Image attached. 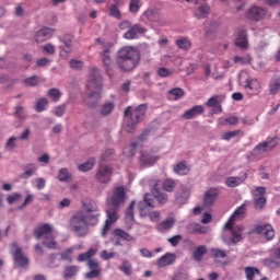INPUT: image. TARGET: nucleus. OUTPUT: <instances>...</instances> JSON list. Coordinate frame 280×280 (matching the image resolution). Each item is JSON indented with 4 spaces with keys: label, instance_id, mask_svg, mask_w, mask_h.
I'll return each instance as SVG.
<instances>
[{
    "label": "nucleus",
    "instance_id": "f257e3e1",
    "mask_svg": "<svg viewBox=\"0 0 280 280\" xmlns=\"http://www.w3.org/2000/svg\"><path fill=\"white\" fill-rule=\"evenodd\" d=\"M112 45H105L100 52L105 73L113 80L117 75V69L122 73H128L137 69V65L141 61V52L135 46L121 47L116 54V61H113Z\"/></svg>",
    "mask_w": 280,
    "mask_h": 280
},
{
    "label": "nucleus",
    "instance_id": "f03ea898",
    "mask_svg": "<svg viewBox=\"0 0 280 280\" xmlns=\"http://www.w3.org/2000/svg\"><path fill=\"white\" fill-rule=\"evenodd\" d=\"M100 208L93 202L82 201V209L71 215L69 228L78 237L89 235V226L100 224Z\"/></svg>",
    "mask_w": 280,
    "mask_h": 280
},
{
    "label": "nucleus",
    "instance_id": "7ed1b4c3",
    "mask_svg": "<svg viewBox=\"0 0 280 280\" xmlns=\"http://www.w3.org/2000/svg\"><path fill=\"white\" fill-rule=\"evenodd\" d=\"M124 202H126V188H124V186H118L115 188L114 195L110 199V205L113 208H108L106 210L107 219L101 233L102 237H106V235H108V232L110 231V226H113L115 222L119 220L117 209L120 205H124Z\"/></svg>",
    "mask_w": 280,
    "mask_h": 280
},
{
    "label": "nucleus",
    "instance_id": "20e7f679",
    "mask_svg": "<svg viewBox=\"0 0 280 280\" xmlns=\"http://www.w3.org/2000/svg\"><path fill=\"white\" fill-rule=\"evenodd\" d=\"M145 113H148V105L141 104L137 107L128 106L125 109V130L126 132H135V129L139 124L143 121V117H145Z\"/></svg>",
    "mask_w": 280,
    "mask_h": 280
},
{
    "label": "nucleus",
    "instance_id": "39448f33",
    "mask_svg": "<svg viewBox=\"0 0 280 280\" xmlns=\"http://www.w3.org/2000/svg\"><path fill=\"white\" fill-rule=\"evenodd\" d=\"M102 75H91L86 84L85 104L89 108H95L102 97Z\"/></svg>",
    "mask_w": 280,
    "mask_h": 280
},
{
    "label": "nucleus",
    "instance_id": "423d86ee",
    "mask_svg": "<svg viewBox=\"0 0 280 280\" xmlns=\"http://www.w3.org/2000/svg\"><path fill=\"white\" fill-rule=\"evenodd\" d=\"M35 240L43 238V246L50 248V250H56L58 248V242H56V236L54 235V226L51 224H43L36 228L33 232Z\"/></svg>",
    "mask_w": 280,
    "mask_h": 280
},
{
    "label": "nucleus",
    "instance_id": "0eeeda50",
    "mask_svg": "<svg viewBox=\"0 0 280 280\" xmlns=\"http://www.w3.org/2000/svg\"><path fill=\"white\" fill-rule=\"evenodd\" d=\"M148 196H150V194H145L143 200L138 203L140 215L141 218H145L149 215L151 222H159V218H161V212H152V209H154V200L148 198Z\"/></svg>",
    "mask_w": 280,
    "mask_h": 280
},
{
    "label": "nucleus",
    "instance_id": "6e6552de",
    "mask_svg": "<svg viewBox=\"0 0 280 280\" xmlns=\"http://www.w3.org/2000/svg\"><path fill=\"white\" fill-rule=\"evenodd\" d=\"M95 178L103 185L110 183V178H113V166L101 163L97 167Z\"/></svg>",
    "mask_w": 280,
    "mask_h": 280
},
{
    "label": "nucleus",
    "instance_id": "1a4fd4ad",
    "mask_svg": "<svg viewBox=\"0 0 280 280\" xmlns=\"http://www.w3.org/2000/svg\"><path fill=\"white\" fill-rule=\"evenodd\" d=\"M148 32V28H145L141 24H131V27L127 32L124 33L122 37L125 40H137L139 36H143Z\"/></svg>",
    "mask_w": 280,
    "mask_h": 280
},
{
    "label": "nucleus",
    "instance_id": "9d476101",
    "mask_svg": "<svg viewBox=\"0 0 280 280\" xmlns=\"http://www.w3.org/2000/svg\"><path fill=\"white\" fill-rule=\"evenodd\" d=\"M159 149L154 148L149 151H142L140 155V163L141 165L150 166L154 165L156 161L160 159L159 155Z\"/></svg>",
    "mask_w": 280,
    "mask_h": 280
},
{
    "label": "nucleus",
    "instance_id": "9b49d317",
    "mask_svg": "<svg viewBox=\"0 0 280 280\" xmlns=\"http://www.w3.org/2000/svg\"><path fill=\"white\" fill-rule=\"evenodd\" d=\"M244 89L247 95H259L261 93V82L248 77L245 81Z\"/></svg>",
    "mask_w": 280,
    "mask_h": 280
},
{
    "label": "nucleus",
    "instance_id": "f8f14e48",
    "mask_svg": "<svg viewBox=\"0 0 280 280\" xmlns=\"http://www.w3.org/2000/svg\"><path fill=\"white\" fill-rule=\"evenodd\" d=\"M266 14H267L266 9L254 5L247 10L246 18L249 21H255L257 23L259 21H264V19H266Z\"/></svg>",
    "mask_w": 280,
    "mask_h": 280
},
{
    "label": "nucleus",
    "instance_id": "ddd939ff",
    "mask_svg": "<svg viewBox=\"0 0 280 280\" xmlns=\"http://www.w3.org/2000/svg\"><path fill=\"white\" fill-rule=\"evenodd\" d=\"M220 197V188L211 187L203 194V207H213L215 200Z\"/></svg>",
    "mask_w": 280,
    "mask_h": 280
},
{
    "label": "nucleus",
    "instance_id": "4468645a",
    "mask_svg": "<svg viewBox=\"0 0 280 280\" xmlns=\"http://www.w3.org/2000/svg\"><path fill=\"white\" fill-rule=\"evenodd\" d=\"M255 233H258V235L265 237L267 242H272L276 235L275 228H272L271 224L257 225L255 228Z\"/></svg>",
    "mask_w": 280,
    "mask_h": 280
},
{
    "label": "nucleus",
    "instance_id": "2eb2a0df",
    "mask_svg": "<svg viewBox=\"0 0 280 280\" xmlns=\"http://www.w3.org/2000/svg\"><path fill=\"white\" fill-rule=\"evenodd\" d=\"M86 265L90 271L85 273V279H97V277L102 275V269L100 268V261L92 258L88 260Z\"/></svg>",
    "mask_w": 280,
    "mask_h": 280
},
{
    "label": "nucleus",
    "instance_id": "dca6fc26",
    "mask_svg": "<svg viewBox=\"0 0 280 280\" xmlns=\"http://www.w3.org/2000/svg\"><path fill=\"white\" fill-rule=\"evenodd\" d=\"M210 257L214 259L215 264H221V266H228L229 261L224 259H229V255L221 248L212 247L210 249Z\"/></svg>",
    "mask_w": 280,
    "mask_h": 280
},
{
    "label": "nucleus",
    "instance_id": "f3484780",
    "mask_svg": "<svg viewBox=\"0 0 280 280\" xmlns=\"http://www.w3.org/2000/svg\"><path fill=\"white\" fill-rule=\"evenodd\" d=\"M279 145V142L277 141V138H271L267 141L258 143L254 151L260 152V154H264V152H270V150H275Z\"/></svg>",
    "mask_w": 280,
    "mask_h": 280
},
{
    "label": "nucleus",
    "instance_id": "a211bd4d",
    "mask_svg": "<svg viewBox=\"0 0 280 280\" xmlns=\"http://www.w3.org/2000/svg\"><path fill=\"white\" fill-rule=\"evenodd\" d=\"M13 260L20 268H27L30 265V258L23 254V249L21 247H16L13 252Z\"/></svg>",
    "mask_w": 280,
    "mask_h": 280
},
{
    "label": "nucleus",
    "instance_id": "6ab92c4d",
    "mask_svg": "<svg viewBox=\"0 0 280 280\" xmlns=\"http://www.w3.org/2000/svg\"><path fill=\"white\" fill-rule=\"evenodd\" d=\"M176 261V254L166 253L160 257L156 261L158 268H166V266H172Z\"/></svg>",
    "mask_w": 280,
    "mask_h": 280
},
{
    "label": "nucleus",
    "instance_id": "aec40b11",
    "mask_svg": "<svg viewBox=\"0 0 280 280\" xmlns=\"http://www.w3.org/2000/svg\"><path fill=\"white\" fill-rule=\"evenodd\" d=\"M54 36V30L49 27H44L36 32L35 40L36 43H45V40H49Z\"/></svg>",
    "mask_w": 280,
    "mask_h": 280
},
{
    "label": "nucleus",
    "instance_id": "412c9836",
    "mask_svg": "<svg viewBox=\"0 0 280 280\" xmlns=\"http://www.w3.org/2000/svg\"><path fill=\"white\" fill-rule=\"evenodd\" d=\"M234 44L240 49H248V34L246 33V30L238 32Z\"/></svg>",
    "mask_w": 280,
    "mask_h": 280
},
{
    "label": "nucleus",
    "instance_id": "4be33fe9",
    "mask_svg": "<svg viewBox=\"0 0 280 280\" xmlns=\"http://www.w3.org/2000/svg\"><path fill=\"white\" fill-rule=\"evenodd\" d=\"M186 231L189 235H205V233H208L209 229L200 225V223H190L186 226Z\"/></svg>",
    "mask_w": 280,
    "mask_h": 280
},
{
    "label": "nucleus",
    "instance_id": "5701e85b",
    "mask_svg": "<svg viewBox=\"0 0 280 280\" xmlns=\"http://www.w3.org/2000/svg\"><path fill=\"white\" fill-rule=\"evenodd\" d=\"M205 113V107L202 105H196L192 108L186 110L183 114L184 119H194V117H198V115H202Z\"/></svg>",
    "mask_w": 280,
    "mask_h": 280
},
{
    "label": "nucleus",
    "instance_id": "b1692460",
    "mask_svg": "<svg viewBox=\"0 0 280 280\" xmlns=\"http://www.w3.org/2000/svg\"><path fill=\"white\" fill-rule=\"evenodd\" d=\"M246 178H248V173H243L242 176H237V177H228L225 180V185L228 187L235 188V187H238V185H242V183H244Z\"/></svg>",
    "mask_w": 280,
    "mask_h": 280
},
{
    "label": "nucleus",
    "instance_id": "393cba45",
    "mask_svg": "<svg viewBox=\"0 0 280 280\" xmlns=\"http://www.w3.org/2000/svg\"><path fill=\"white\" fill-rule=\"evenodd\" d=\"M173 171L178 176H187L191 172V168L187 165V161H180L173 167Z\"/></svg>",
    "mask_w": 280,
    "mask_h": 280
},
{
    "label": "nucleus",
    "instance_id": "a878e982",
    "mask_svg": "<svg viewBox=\"0 0 280 280\" xmlns=\"http://www.w3.org/2000/svg\"><path fill=\"white\" fill-rule=\"evenodd\" d=\"M95 255H97V248L92 247L88 252L80 254L77 258V261H79V264H82L83 261H90V259H93Z\"/></svg>",
    "mask_w": 280,
    "mask_h": 280
},
{
    "label": "nucleus",
    "instance_id": "bb28decb",
    "mask_svg": "<svg viewBox=\"0 0 280 280\" xmlns=\"http://www.w3.org/2000/svg\"><path fill=\"white\" fill-rule=\"evenodd\" d=\"M73 253H75V248L68 247L63 252H61L59 261H68V264H72L73 261Z\"/></svg>",
    "mask_w": 280,
    "mask_h": 280
},
{
    "label": "nucleus",
    "instance_id": "cd10ccee",
    "mask_svg": "<svg viewBox=\"0 0 280 280\" xmlns=\"http://www.w3.org/2000/svg\"><path fill=\"white\" fill-rule=\"evenodd\" d=\"M209 12H211V8L209 4L205 3L199 5L197 11H195V16L196 19H207V16H209Z\"/></svg>",
    "mask_w": 280,
    "mask_h": 280
},
{
    "label": "nucleus",
    "instance_id": "c85d7f7f",
    "mask_svg": "<svg viewBox=\"0 0 280 280\" xmlns=\"http://www.w3.org/2000/svg\"><path fill=\"white\" fill-rule=\"evenodd\" d=\"M174 224H176V219H166L158 225V231H160V233H164V231H170V229H173Z\"/></svg>",
    "mask_w": 280,
    "mask_h": 280
},
{
    "label": "nucleus",
    "instance_id": "c756f323",
    "mask_svg": "<svg viewBox=\"0 0 280 280\" xmlns=\"http://www.w3.org/2000/svg\"><path fill=\"white\" fill-rule=\"evenodd\" d=\"M63 45H66L67 49H62L60 51V56H67V54H71V47H73V35H65L62 39Z\"/></svg>",
    "mask_w": 280,
    "mask_h": 280
},
{
    "label": "nucleus",
    "instance_id": "7c9ffc66",
    "mask_svg": "<svg viewBox=\"0 0 280 280\" xmlns=\"http://www.w3.org/2000/svg\"><path fill=\"white\" fill-rule=\"evenodd\" d=\"M207 250L208 249L205 245L197 246L192 252V259H195V261H202Z\"/></svg>",
    "mask_w": 280,
    "mask_h": 280
},
{
    "label": "nucleus",
    "instance_id": "2f4dec72",
    "mask_svg": "<svg viewBox=\"0 0 280 280\" xmlns=\"http://www.w3.org/2000/svg\"><path fill=\"white\" fill-rule=\"evenodd\" d=\"M113 233L115 237H120V240H125V242H135V237L122 229H115Z\"/></svg>",
    "mask_w": 280,
    "mask_h": 280
},
{
    "label": "nucleus",
    "instance_id": "473e14b6",
    "mask_svg": "<svg viewBox=\"0 0 280 280\" xmlns=\"http://www.w3.org/2000/svg\"><path fill=\"white\" fill-rule=\"evenodd\" d=\"M143 16H145L147 21H150L151 23H159L160 21L159 12L152 9L144 11Z\"/></svg>",
    "mask_w": 280,
    "mask_h": 280
},
{
    "label": "nucleus",
    "instance_id": "72a5a7b5",
    "mask_svg": "<svg viewBox=\"0 0 280 280\" xmlns=\"http://www.w3.org/2000/svg\"><path fill=\"white\" fill-rule=\"evenodd\" d=\"M78 266H66L63 270V279H72L78 275Z\"/></svg>",
    "mask_w": 280,
    "mask_h": 280
},
{
    "label": "nucleus",
    "instance_id": "f704fd0d",
    "mask_svg": "<svg viewBox=\"0 0 280 280\" xmlns=\"http://www.w3.org/2000/svg\"><path fill=\"white\" fill-rule=\"evenodd\" d=\"M119 270L120 272L125 273L126 277H130L132 275V264H130L129 260H122Z\"/></svg>",
    "mask_w": 280,
    "mask_h": 280
},
{
    "label": "nucleus",
    "instance_id": "c9c22d12",
    "mask_svg": "<svg viewBox=\"0 0 280 280\" xmlns=\"http://www.w3.org/2000/svg\"><path fill=\"white\" fill-rule=\"evenodd\" d=\"M137 142H133L124 149V155L127 159H132L137 154Z\"/></svg>",
    "mask_w": 280,
    "mask_h": 280
},
{
    "label": "nucleus",
    "instance_id": "e433bc0d",
    "mask_svg": "<svg viewBox=\"0 0 280 280\" xmlns=\"http://www.w3.org/2000/svg\"><path fill=\"white\" fill-rule=\"evenodd\" d=\"M168 95H172L173 100L176 102L185 97V91L180 88H174L168 91Z\"/></svg>",
    "mask_w": 280,
    "mask_h": 280
},
{
    "label": "nucleus",
    "instance_id": "4c0bfd02",
    "mask_svg": "<svg viewBox=\"0 0 280 280\" xmlns=\"http://www.w3.org/2000/svg\"><path fill=\"white\" fill-rule=\"evenodd\" d=\"M108 14L109 16H113L114 19L121 21V10H119V7H117V4H110L108 9Z\"/></svg>",
    "mask_w": 280,
    "mask_h": 280
},
{
    "label": "nucleus",
    "instance_id": "58836bf2",
    "mask_svg": "<svg viewBox=\"0 0 280 280\" xmlns=\"http://www.w3.org/2000/svg\"><path fill=\"white\" fill-rule=\"evenodd\" d=\"M95 167V159H91L90 161L78 166L79 172H91Z\"/></svg>",
    "mask_w": 280,
    "mask_h": 280
},
{
    "label": "nucleus",
    "instance_id": "ea45409f",
    "mask_svg": "<svg viewBox=\"0 0 280 280\" xmlns=\"http://www.w3.org/2000/svg\"><path fill=\"white\" fill-rule=\"evenodd\" d=\"M135 201H131L130 206L128 207L126 211L125 220L126 222H135Z\"/></svg>",
    "mask_w": 280,
    "mask_h": 280
},
{
    "label": "nucleus",
    "instance_id": "a19ab883",
    "mask_svg": "<svg viewBox=\"0 0 280 280\" xmlns=\"http://www.w3.org/2000/svg\"><path fill=\"white\" fill-rule=\"evenodd\" d=\"M257 267H245V275L247 280H255V275H259Z\"/></svg>",
    "mask_w": 280,
    "mask_h": 280
},
{
    "label": "nucleus",
    "instance_id": "79ce46f5",
    "mask_svg": "<svg viewBox=\"0 0 280 280\" xmlns=\"http://www.w3.org/2000/svg\"><path fill=\"white\" fill-rule=\"evenodd\" d=\"M244 215H246V203L240 206L232 214L236 220H243Z\"/></svg>",
    "mask_w": 280,
    "mask_h": 280
},
{
    "label": "nucleus",
    "instance_id": "37998d69",
    "mask_svg": "<svg viewBox=\"0 0 280 280\" xmlns=\"http://www.w3.org/2000/svg\"><path fill=\"white\" fill-rule=\"evenodd\" d=\"M113 110H115V103H113V102L106 103L101 108V115L106 117V116L110 115L113 113Z\"/></svg>",
    "mask_w": 280,
    "mask_h": 280
},
{
    "label": "nucleus",
    "instance_id": "c03bdc74",
    "mask_svg": "<svg viewBox=\"0 0 280 280\" xmlns=\"http://www.w3.org/2000/svg\"><path fill=\"white\" fill-rule=\"evenodd\" d=\"M273 258H266L265 259V265L268 267V268H272L273 270L277 269V268H280V260L272 256Z\"/></svg>",
    "mask_w": 280,
    "mask_h": 280
},
{
    "label": "nucleus",
    "instance_id": "a18cd8bd",
    "mask_svg": "<svg viewBox=\"0 0 280 280\" xmlns=\"http://www.w3.org/2000/svg\"><path fill=\"white\" fill-rule=\"evenodd\" d=\"M48 266L49 268H58L60 266V259H58V254H50L48 256Z\"/></svg>",
    "mask_w": 280,
    "mask_h": 280
},
{
    "label": "nucleus",
    "instance_id": "49530a36",
    "mask_svg": "<svg viewBox=\"0 0 280 280\" xmlns=\"http://www.w3.org/2000/svg\"><path fill=\"white\" fill-rule=\"evenodd\" d=\"M141 0H130L129 2V12H131V14H137V12H139V10H141Z\"/></svg>",
    "mask_w": 280,
    "mask_h": 280
},
{
    "label": "nucleus",
    "instance_id": "de8ad7c7",
    "mask_svg": "<svg viewBox=\"0 0 280 280\" xmlns=\"http://www.w3.org/2000/svg\"><path fill=\"white\" fill-rule=\"evenodd\" d=\"M49 106V101H47V98L42 97L37 101V104L35 106V110L37 113H43V110H45V107Z\"/></svg>",
    "mask_w": 280,
    "mask_h": 280
},
{
    "label": "nucleus",
    "instance_id": "09e8293b",
    "mask_svg": "<svg viewBox=\"0 0 280 280\" xmlns=\"http://www.w3.org/2000/svg\"><path fill=\"white\" fill-rule=\"evenodd\" d=\"M47 95H49V97H51L52 102H58L60 100V97H62V93L60 92V90L58 89H50L47 93Z\"/></svg>",
    "mask_w": 280,
    "mask_h": 280
},
{
    "label": "nucleus",
    "instance_id": "8fccbe9b",
    "mask_svg": "<svg viewBox=\"0 0 280 280\" xmlns=\"http://www.w3.org/2000/svg\"><path fill=\"white\" fill-rule=\"evenodd\" d=\"M176 45L179 49H189V47H191V42L184 37L182 39H177Z\"/></svg>",
    "mask_w": 280,
    "mask_h": 280
},
{
    "label": "nucleus",
    "instance_id": "3c124183",
    "mask_svg": "<svg viewBox=\"0 0 280 280\" xmlns=\"http://www.w3.org/2000/svg\"><path fill=\"white\" fill-rule=\"evenodd\" d=\"M280 91V82L279 81H271L269 84V93L270 95H277Z\"/></svg>",
    "mask_w": 280,
    "mask_h": 280
},
{
    "label": "nucleus",
    "instance_id": "603ef678",
    "mask_svg": "<svg viewBox=\"0 0 280 280\" xmlns=\"http://www.w3.org/2000/svg\"><path fill=\"white\" fill-rule=\"evenodd\" d=\"M255 209L261 210L266 207V197H257L254 199Z\"/></svg>",
    "mask_w": 280,
    "mask_h": 280
},
{
    "label": "nucleus",
    "instance_id": "864d4df0",
    "mask_svg": "<svg viewBox=\"0 0 280 280\" xmlns=\"http://www.w3.org/2000/svg\"><path fill=\"white\" fill-rule=\"evenodd\" d=\"M174 187H176V182H174L173 179H166L163 183L164 191H174Z\"/></svg>",
    "mask_w": 280,
    "mask_h": 280
},
{
    "label": "nucleus",
    "instance_id": "5fc2aeb1",
    "mask_svg": "<svg viewBox=\"0 0 280 280\" xmlns=\"http://www.w3.org/2000/svg\"><path fill=\"white\" fill-rule=\"evenodd\" d=\"M69 171L67 168H61L58 174V178L61 183H67L69 180Z\"/></svg>",
    "mask_w": 280,
    "mask_h": 280
},
{
    "label": "nucleus",
    "instance_id": "6e6d98bb",
    "mask_svg": "<svg viewBox=\"0 0 280 280\" xmlns=\"http://www.w3.org/2000/svg\"><path fill=\"white\" fill-rule=\"evenodd\" d=\"M240 130H234V131H228L222 136L223 141H231V139H235L237 135H240Z\"/></svg>",
    "mask_w": 280,
    "mask_h": 280
},
{
    "label": "nucleus",
    "instance_id": "4d7b16f0",
    "mask_svg": "<svg viewBox=\"0 0 280 280\" xmlns=\"http://www.w3.org/2000/svg\"><path fill=\"white\" fill-rule=\"evenodd\" d=\"M25 86H38V78L37 77H30L24 80Z\"/></svg>",
    "mask_w": 280,
    "mask_h": 280
},
{
    "label": "nucleus",
    "instance_id": "13d9d810",
    "mask_svg": "<svg viewBox=\"0 0 280 280\" xmlns=\"http://www.w3.org/2000/svg\"><path fill=\"white\" fill-rule=\"evenodd\" d=\"M232 242L233 244H237V242H242V230H232Z\"/></svg>",
    "mask_w": 280,
    "mask_h": 280
},
{
    "label": "nucleus",
    "instance_id": "bf43d9fd",
    "mask_svg": "<svg viewBox=\"0 0 280 280\" xmlns=\"http://www.w3.org/2000/svg\"><path fill=\"white\" fill-rule=\"evenodd\" d=\"M70 67H71V69H83L84 68V61L78 60V59H71L70 60Z\"/></svg>",
    "mask_w": 280,
    "mask_h": 280
},
{
    "label": "nucleus",
    "instance_id": "052dcab7",
    "mask_svg": "<svg viewBox=\"0 0 280 280\" xmlns=\"http://www.w3.org/2000/svg\"><path fill=\"white\" fill-rule=\"evenodd\" d=\"M182 240H183V235L177 234V235H174L173 237H170L167 242H170L172 246H178Z\"/></svg>",
    "mask_w": 280,
    "mask_h": 280
},
{
    "label": "nucleus",
    "instance_id": "680f3d73",
    "mask_svg": "<svg viewBox=\"0 0 280 280\" xmlns=\"http://www.w3.org/2000/svg\"><path fill=\"white\" fill-rule=\"evenodd\" d=\"M65 113H67V105L62 104V105H58L55 108V115L56 117H62V115H65Z\"/></svg>",
    "mask_w": 280,
    "mask_h": 280
},
{
    "label": "nucleus",
    "instance_id": "e2e57ef3",
    "mask_svg": "<svg viewBox=\"0 0 280 280\" xmlns=\"http://www.w3.org/2000/svg\"><path fill=\"white\" fill-rule=\"evenodd\" d=\"M158 75L160 78H170V75H172V71H170L167 68H160L158 69Z\"/></svg>",
    "mask_w": 280,
    "mask_h": 280
},
{
    "label": "nucleus",
    "instance_id": "0e129e2a",
    "mask_svg": "<svg viewBox=\"0 0 280 280\" xmlns=\"http://www.w3.org/2000/svg\"><path fill=\"white\" fill-rule=\"evenodd\" d=\"M155 200H158V202H160V205H165V202H167V194L158 192L155 195Z\"/></svg>",
    "mask_w": 280,
    "mask_h": 280
},
{
    "label": "nucleus",
    "instance_id": "69168bd1",
    "mask_svg": "<svg viewBox=\"0 0 280 280\" xmlns=\"http://www.w3.org/2000/svg\"><path fill=\"white\" fill-rule=\"evenodd\" d=\"M35 172H36V166H33L32 168H28L24 173H22L21 178H24V179L31 178V176H34Z\"/></svg>",
    "mask_w": 280,
    "mask_h": 280
},
{
    "label": "nucleus",
    "instance_id": "338daca9",
    "mask_svg": "<svg viewBox=\"0 0 280 280\" xmlns=\"http://www.w3.org/2000/svg\"><path fill=\"white\" fill-rule=\"evenodd\" d=\"M115 253H108V250L101 252V259L103 261H108V259H114Z\"/></svg>",
    "mask_w": 280,
    "mask_h": 280
},
{
    "label": "nucleus",
    "instance_id": "774afa93",
    "mask_svg": "<svg viewBox=\"0 0 280 280\" xmlns=\"http://www.w3.org/2000/svg\"><path fill=\"white\" fill-rule=\"evenodd\" d=\"M32 135V130L30 128H26L21 135H20V140L21 141H30V137Z\"/></svg>",
    "mask_w": 280,
    "mask_h": 280
}]
</instances>
